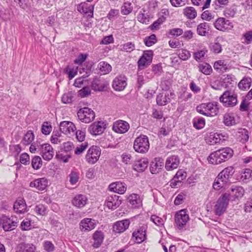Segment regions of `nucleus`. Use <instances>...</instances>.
<instances>
[{"label":"nucleus","mask_w":252,"mask_h":252,"mask_svg":"<svg viewBox=\"0 0 252 252\" xmlns=\"http://www.w3.org/2000/svg\"><path fill=\"white\" fill-rule=\"evenodd\" d=\"M156 100L158 105L160 106L165 105L170 101L169 94L167 92L159 94L157 95Z\"/></svg>","instance_id":"7c9ffc66"},{"label":"nucleus","mask_w":252,"mask_h":252,"mask_svg":"<svg viewBox=\"0 0 252 252\" xmlns=\"http://www.w3.org/2000/svg\"><path fill=\"white\" fill-rule=\"evenodd\" d=\"M77 116L80 121L86 124L91 122L95 118L94 112L88 107L80 108L77 112Z\"/></svg>","instance_id":"39448f33"},{"label":"nucleus","mask_w":252,"mask_h":252,"mask_svg":"<svg viewBox=\"0 0 252 252\" xmlns=\"http://www.w3.org/2000/svg\"><path fill=\"white\" fill-rule=\"evenodd\" d=\"M94 240L93 246L94 248H98L102 243L103 240V235L102 232L96 231L93 235Z\"/></svg>","instance_id":"2f4dec72"},{"label":"nucleus","mask_w":252,"mask_h":252,"mask_svg":"<svg viewBox=\"0 0 252 252\" xmlns=\"http://www.w3.org/2000/svg\"><path fill=\"white\" fill-rule=\"evenodd\" d=\"M233 28V24L229 20L221 18V31H228Z\"/></svg>","instance_id":"603ef678"},{"label":"nucleus","mask_w":252,"mask_h":252,"mask_svg":"<svg viewBox=\"0 0 252 252\" xmlns=\"http://www.w3.org/2000/svg\"><path fill=\"white\" fill-rule=\"evenodd\" d=\"M95 227V220L92 219L85 218L80 223V227L82 231H89L94 229Z\"/></svg>","instance_id":"a211bd4d"},{"label":"nucleus","mask_w":252,"mask_h":252,"mask_svg":"<svg viewBox=\"0 0 252 252\" xmlns=\"http://www.w3.org/2000/svg\"><path fill=\"white\" fill-rule=\"evenodd\" d=\"M227 189V192L229 193L231 198V200H234L236 198H241L244 194V189L242 187L231 185L230 183L225 185H221V189Z\"/></svg>","instance_id":"20e7f679"},{"label":"nucleus","mask_w":252,"mask_h":252,"mask_svg":"<svg viewBox=\"0 0 252 252\" xmlns=\"http://www.w3.org/2000/svg\"><path fill=\"white\" fill-rule=\"evenodd\" d=\"M88 199L85 195L78 194L76 195L72 199V204L77 208H81L85 206Z\"/></svg>","instance_id":"412c9836"},{"label":"nucleus","mask_w":252,"mask_h":252,"mask_svg":"<svg viewBox=\"0 0 252 252\" xmlns=\"http://www.w3.org/2000/svg\"><path fill=\"white\" fill-rule=\"evenodd\" d=\"M62 101L65 104L71 103L72 101V94L70 93L64 94L62 97Z\"/></svg>","instance_id":"0e129e2a"},{"label":"nucleus","mask_w":252,"mask_h":252,"mask_svg":"<svg viewBox=\"0 0 252 252\" xmlns=\"http://www.w3.org/2000/svg\"><path fill=\"white\" fill-rule=\"evenodd\" d=\"M104 129V123L99 121L91 125L88 128V131L92 135H98L102 134Z\"/></svg>","instance_id":"4468645a"},{"label":"nucleus","mask_w":252,"mask_h":252,"mask_svg":"<svg viewBox=\"0 0 252 252\" xmlns=\"http://www.w3.org/2000/svg\"><path fill=\"white\" fill-rule=\"evenodd\" d=\"M132 9L131 2H125L121 7V12L123 15H126L130 13Z\"/></svg>","instance_id":"a18cd8bd"},{"label":"nucleus","mask_w":252,"mask_h":252,"mask_svg":"<svg viewBox=\"0 0 252 252\" xmlns=\"http://www.w3.org/2000/svg\"><path fill=\"white\" fill-rule=\"evenodd\" d=\"M135 45L131 42H127L123 45L121 50L127 52H131L135 49Z\"/></svg>","instance_id":"6e6d98bb"},{"label":"nucleus","mask_w":252,"mask_h":252,"mask_svg":"<svg viewBox=\"0 0 252 252\" xmlns=\"http://www.w3.org/2000/svg\"><path fill=\"white\" fill-rule=\"evenodd\" d=\"M39 154L44 160L49 161L52 159L54 152L50 144L45 143L40 145Z\"/></svg>","instance_id":"1a4fd4ad"},{"label":"nucleus","mask_w":252,"mask_h":252,"mask_svg":"<svg viewBox=\"0 0 252 252\" xmlns=\"http://www.w3.org/2000/svg\"><path fill=\"white\" fill-rule=\"evenodd\" d=\"M132 237L135 238L137 243H141L146 238L145 230L143 228H140L133 232Z\"/></svg>","instance_id":"c85d7f7f"},{"label":"nucleus","mask_w":252,"mask_h":252,"mask_svg":"<svg viewBox=\"0 0 252 252\" xmlns=\"http://www.w3.org/2000/svg\"><path fill=\"white\" fill-rule=\"evenodd\" d=\"M86 133L84 130H78L76 132V138L79 142H83L85 140Z\"/></svg>","instance_id":"338daca9"},{"label":"nucleus","mask_w":252,"mask_h":252,"mask_svg":"<svg viewBox=\"0 0 252 252\" xmlns=\"http://www.w3.org/2000/svg\"><path fill=\"white\" fill-rule=\"evenodd\" d=\"M52 130V127L48 125V122H44L42 126L41 131L42 133L45 135L49 134Z\"/></svg>","instance_id":"680f3d73"},{"label":"nucleus","mask_w":252,"mask_h":252,"mask_svg":"<svg viewBox=\"0 0 252 252\" xmlns=\"http://www.w3.org/2000/svg\"><path fill=\"white\" fill-rule=\"evenodd\" d=\"M208 160L213 164L220 163V150H219L212 153L209 157Z\"/></svg>","instance_id":"72a5a7b5"},{"label":"nucleus","mask_w":252,"mask_h":252,"mask_svg":"<svg viewBox=\"0 0 252 252\" xmlns=\"http://www.w3.org/2000/svg\"><path fill=\"white\" fill-rule=\"evenodd\" d=\"M105 205L109 208L112 210L116 209L119 205V201L118 196L115 195L113 196H109L107 197Z\"/></svg>","instance_id":"393cba45"},{"label":"nucleus","mask_w":252,"mask_h":252,"mask_svg":"<svg viewBox=\"0 0 252 252\" xmlns=\"http://www.w3.org/2000/svg\"><path fill=\"white\" fill-rule=\"evenodd\" d=\"M199 71L205 75H209L212 69L211 66L208 63L200 64L198 66Z\"/></svg>","instance_id":"3c124183"},{"label":"nucleus","mask_w":252,"mask_h":252,"mask_svg":"<svg viewBox=\"0 0 252 252\" xmlns=\"http://www.w3.org/2000/svg\"><path fill=\"white\" fill-rule=\"evenodd\" d=\"M18 222L17 218L13 216L8 218L7 216H3L0 220V224H1L3 230L5 231L14 230L17 227Z\"/></svg>","instance_id":"423d86ee"},{"label":"nucleus","mask_w":252,"mask_h":252,"mask_svg":"<svg viewBox=\"0 0 252 252\" xmlns=\"http://www.w3.org/2000/svg\"><path fill=\"white\" fill-rule=\"evenodd\" d=\"M109 188L110 190L121 194H124L126 189L125 184L118 182L111 184Z\"/></svg>","instance_id":"aec40b11"},{"label":"nucleus","mask_w":252,"mask_h":252,"mask_svg":"<svg viewBox=\"0 0 252 252\" xmlns=\"http://www.w3.org/2000/svg\"><path fill=\"white\" fill-rule=\"evenodd\" d=\"M31 221L28 219H26L23 220L21 224V228L23 230H29L31 228Z\"/></svg>","instance_id":"052dcab7"},{"label":"nucleus","mask_w":252,"mask_h":252,"mask_svg":"<svg viewBox=\"0 0 252 252\" xmlns=\"http://www.w3.org/2000/svg\"><path fill=\"white\" fill-rule=\"evenodd\" d=\"M93 90L95 91H102L105 87L104 84L98 78H94L91 85Z\"/></svg>","instance_id":"4c0bfd02"},{"label":"nucleus","mask_w":252,"mask_h":252,"mask_svg":"<svg viewBox=\"0 0 252 252\" xmlns=\"http://www.w3.org/2000/svg\"><path fill=\"white\" fill-rule=\"evenodd\" d=\"M252 79L250 77H245L238 84V87L242 90L249 89L251 86Z\"/></svg>","instance_id":"ea45409f"},{"label":"nucleus","mask_w":252,"mask_h":252,"mask_svg":"<svg viewBox=\"0 0 252 252\" xmlns=\"http://www.w3.org/2000/svg\"><path fill=\"white\" fill-rule=\"evenodd\" d=\"M233 155V151L229 147L221 148V162L225 161L230 158Z\"/></svg>","instance_id":"58836bf2"},{"label":"nucleus","mask_w":252,"mask_h":252,"mask_svg":"<svg viewBox=\"0 0 252 252\" xmlns=\"http://www.w3.org/2000/svg\"><path fill=\"white\" fill-rule=\"evenodd\" d=\"M48 180L45 178H41L34 180L31 182L30 186L31 188H34L38 190H43L48 185Z\"/></svg>","instance_id":"dca6fc26"},{"label":"nucleus","mask_w":252,"mask_h":252,"mask_svg":"<svg viewBox=\"0 0 252 252\" xmlns=\"http://www.w3.org/2000/svg\"><path fill=\"white\" fill-rule=\"evenodd\" d=\"M234 172V169L232 166L227 167L221 171V182L223 183V186L228 184L227 182L224 180H228L230 178Z\"/></svg>","instance_id":"cd10ccee"},{"label":"nucleus","mask_w":252,"mask_h":252,"mask_svg":"<svg viewBox=\"0 0 252 252\" xmlns=\"http://www.w3.org/2000/svg\"><path fill=\"white\" fill-rule=\"evenodd\" d=\"M151 62H149L145 57L142 56L138 62V67L139 68H143L149 65Z\"/></svg>","instance_id":"4d7b16f0"},{"label":"nucleus","mask_w":252,"mask_h":252,"mask_svg":"<svg viewBox=\"0 0 252 252\" xmlns=\"http://www.w3.org/2000/svg\"><path fill=\"white\" fill-rule=\"evenodd\" d=\"M193 126L198 129L204 127L205 125V119L203 118H194L193 120Z\"/></svg>","instance_id":"49530a36"},{"label":"nucleus","mask_w":252,"mask_h":252,"mask_svg":"<svg viewBox=\"0 0 252 252\" xmlns=\"http://www.w3.org/2000/svg\"><path fill=\"white\" fill-rule=\"evenodd\" d=\"M98 68L102 74L109 73L112 70L111 66L106 62H100L97 66Z\"/></svg>","instance_id":"e433bc0d"},{"label":"nucleus","mask_w":252,"mask_h":252,"mask_svg":"<svg viewBox=\"0 0 252 252\" xmlns=\"http://www.w3.org/2000/svg\"><path fill=\"white\" fill-rule=\"evenodd\" d=\"M237 97L233 90H224L223 94H221V102L225 107H233L237 103Z\"/></svg>","instance_id":"7ed1b4c3"},{"label":"nucleus","mask_w":252,"mask_h":252,"mask_svg":"<svg viewBox=\"0 0 252 252\" xmlns=\"http://www.w3.org/2000/svg\"><path fill=\"white\" fill-rule=\"evenodd\" d=\"M156 36L155 34H152L150 36L146 37L144 39V43L148 47H150L156 42Z\"/></svg>","instance_id":"5fc2aeb1"},{"label":"nucleus","mask_w":252,"mask_h":252,"mask_svg":"<svg viewBox=\"0 0 252 252\" xmlns=\"http://www.w3.org/2000/svg\"><path fill=\"white\" fill-rule=\"evenodd\" d=\"M189 220V216L186 210H181L175 216V223L179 229H183Z\"/></svg>","instance_id":"6e6552de"},{"label":"nucleus","mask_w":252,"mask_h":252,"mask_svg":"<svg viewBox=\"0 0 252 252\" xmlns=\"http://www.w3.org/2000/svg\"><path fill=\"white\" fill-rule=\"evenodd\" d=\"M220 39L219 37H217L214 44L212 46V49L215 53H219L220 52Z\"/></svg>","instance_id":"e2e57ef3"},{"label":"nucleus","mask_w":252,"mask_h":252,"mask_svg":"<svg viewBox=\"0 0 252 252\" xmlns=\"http://www.w3.org/2000/svg\"><path fill=\"white\" fill-rule=\"evenodd\" d=\"M151 220L158 226L163 225L164 221L163 219L156 215H152L151 217Z\"/></svg>","instance_id":"13d9d810"},{"label":"nucleus","mask_w":252,"mask_h":252,"mask_svg":"<svg viewBox=\"0 0 252 252\" xmlns=\"http://www.w3.org/2000/svg\"><path fill=\"white\" fill-rule=\"evenodd\" d=\"M223 123L227 126H231L236 124L233 116L229 114H225L223 116Z\"/></svg>","instance_id":"37998d69"},{"label":"nucleus","mask_w":252,"mask_h":252,"mask_svg":"<svg viewBox=\"0 0 252 252\" xmlns=\"http://www.w3.org/2000/svg\"><path fill=\"white\" fill-rule=\"evenodd\" d=\"M150 144L148 137L141 135L137 137L134 142L133 148L135 151L139 153H146L149 149Z\"/></svg>","instance_id":"f03ea898"},{"label":"nucleus","mask_w":252,"mask_h":252,"mask_svg":"<svg viewBox=\"0 0 252 252\" xmlns=\"http://www.w3.org/2000/svg\"><path fill=\"white\" fill-rule=\"evenodd\" d=\"M94 6H88V4L86 2L81 3L77 7V10L80 13H90L91 14V17H93Z\"/></svg>","instance_id":"c756f323"},{"label":"nucleus","mask_w":252,"mask_h":252,"mask_svg":"<svg viewBox=\"0 0 252 252\" xmlns=\"http://www.w3.org/2000/svg\"><path fill=\"white\" fill-rule=\"evenodd\" d=\"M184 15L189 19L192 20L196 18L197 12L194 7L188 6L183 9Z\"/></svg>","instance_id":"f704fd0d"},{"label":"nucleus","mask_w":252,"mask_h":252,"mask_svg":"<svg viewBox=\"0 0 252 252\" xmlns=\"http://www.w3.org/2000/svg\"><path fill=\"white\" fill-rule=\"evenodd\" d=\"M44 250L47 252H53L55 250V246L52 242L45 241L43 243Z\"/></svg>","instance_id":"864d4df0"},{"label":"nucleus","mask_w":252,"mask_h":252,"mask_svg":"<svg viewBox=\"0 0 252 252\" xmlns=\"http://www.w3.org/2000/svg\"><path fill=\"white\" fill-rule=\"evenodd\" d=\"M32 165L34 169H39L42 165V161L39 156H35L32 159Z\"/></svg>","instance_id":"79ce46f5"},{"label":"nucleus","mask_w":252,"mask_h":252,"mask_svg":"<svg viewBox=\"0 0 252 252\" xmlns=\"http://www.w3.org/2000/svg\"><path fill=\"white\" fill-rule=\"evenodd\" d=\"M230 200H231V198L229 193L227 192L221 196V213L227 208Z\"/></svg>","instance_id":"a19ab883"},{"label":"nucleus","mask_w":252,"mask_h":252,"mask_svg":"<svg viewBox=\"0 0 252 252\" xmlns=\"http://www.w3.org/2000/svg\"><path fill=\"white\" fill-rule=\"evenodd\" d=\"M190 56L189 52L187 50H182L179 54V57L183 61L188 60Z\"/></svg>","instance_id":"69168bd1"},{"label":"nucleus","mask_w":252,"mask_h":252,"mask_svg":"<svg viewBox=\"0 0 252 252\" xmlns=\"http://www.w3.org/2000/svg\"><path fill=\"white\" fill-rule=\"evenodd\" d=\"M234 76L232 75L223 74L221 76V91L223 89L233 90L236 84Z\"/></svg>","instance_id":"9d476101"},{"label":"nucleus","mask_w":252,"mask_h":252,"mask_svg":"<svg viewBox=\"0 0 252 252\" xmlns=\"http://www.w3.org/2000/svg\"><path fill=\"white\" fill-rule=\"evenodd\" d=\"M60 130L65 134L74 132L76 129V127L72 122L70 121H63L60 123Z\"/></svg>","instance_id":"6ab92c4d"},{"label":"nucleus","mask_w":252,"mask_h":252,"mask_svg":"<svg viewBox=\"0 0 252 252\" xmlns=\"http://www.w3.org/2000/svg\"><path fill=\"white\" fill-rule=\"evenodd\" d=\"M238 141L242 143H245L248 141L249 138L248 131L245 128H239L236 134Z\"/></svg>","instance_id":"bb28decb"},{"label":"nucleus","mask_w":252,"mask_h":252,"mask_svg":"<svg viewBox=\"0 0 252 252\" xmlns=\"http://www.w3.org/2000/svg\"><path fill=\"white\" fill-rule=\"evenodd\" d=\"M126 78L125 76L119 75L113 81L112 87L116 91H122L126 86Z\"/></svg>","instance_id":"f8f14e48"},{"label":"nucleus","mask_w":252,"mask_h":252,"mask_svg":"<svg viewBox=\"0 0 252 252\" xmlns=\"http://www.w3.org/2000/svg\"><path fill=\"white\" fill-rule=\"evenodd\" d=\"M164 165V160L160 158H155L150 165V171L152 174L158 173Z\"/></svg>","instance_id":"f3484780"},{"label":"nucleus","mask_w":252,"mask_h":252,"mask_svg":"<svg viewBox=\"0 0 252 252\" xmlns=\"http://www.w3.org/2000/svg\"><path fill=\"white\" fill-rule=\"evenodd\" d=\"M244 209L246 212H252V196L245 203Z\"/></svg>","instance_id":"774afa93"},{"label":"nucleus","mask_w":252,"mask_h":252,"mask_svg":"<svg viewBox=\"0 0 252 252\" xmlns=\"http://www.w3.org/2000/svg\"><path fill=\"white\" fill-rule=\"evenodd\" d=\"M205 140L210 145L219 143L220 140V134L217 133L211 132L206 137Z\"/></svg>","instance_id":"473e14b6"},{"label":"nucleus","mask_w":252,"mask_h":252,"mask_svg":"<svg viewBox=\"0 0 252 252\" xmlns=\"http://www.w3.org/2000/svg\"><path fill=\"white\" fill-rule=\"evenodd\" d=\"M34 211L37 215L44 216L47 213V208L43 204H38L34 207Z\"/></svg>","instance_id":"09e8293b"},{"label":"nucleus","mask_w":252,"mask_h":252,"mask_svg":"<svg viewBox=\"0 0 252 252\" xmlns=\"http://www.w3.org/2000/svg\"><path fill=\"white\" fill-rule=\"evenodd\" d=\"M101 150L98 147L93 146L87 151L86 160L89 164L95 163L99 159Z\"/></svg>","instance_id":"0eeeda50"},{"label":"nucleus","mask_w":252,"mask_h":252,"mask_svg":"<svg viewBox=\"0 0 252 252\" xmlns=\"http://www.w3.org/2000/svg\"><path fill=\"white\" fill-rule=\"evenodd\" d=\"M34 139V135L32 131H28L23 138V143L24 145H29Z\"/></svg>","instance_id":"de8ad7c7"},{"label":"nucleus","mask_w":252,"mask_h":252,"mask_svg":"<svg viewBox=\"0 0 252 252\" xmlns=\"http://www.w3.org/2000/svg\"><path fill=\"white\" fill-rule=\"evenodd\" d=\"M252 179V170L250 169H246L245 171L242 173L240 177V180L244 183H247L248 180Z\"/></svg>","instance_id":"c03bdc74"},{"label":"nucleus","mask_w":252,"mask_h":252,"mask_svg":"<svg viewBox=\"0 0 252 252\" xmlns=\"http://www.w3.org/2000/svg\"><path fill=\"white\" fill-rule=\"evenodd\" d=\"M91 94V90L89 87H84L78 92V95L81 97H85Z\"/></svg>","instance_id":"bf43d9fd"},{"label":"nucleus","mask_w":252,"mask_h":252,"mask_svg":"<svg viewBox=\"0 0 252 252\" xmlns=\"http://www.w3.org/2000/svg\"><path fill=\"white\" fill-rule=\"evenodd\" d=\"M180 163V160L178 156H171L169 157L165 162V168L168 171H171L177 168Z\"/></svg>","instance_id":"2eb2a0df"},{"label":"nucleus","mask_w":252,"mask_h":252,"mask_svg":"<svg viewBox=\"0 0 252 252\" xmlns=\"http://www.w3.org/2000/svg\"><path fill=\"white\" fill-rule=\"evenodd\" d=\"M128 200L132 208H138L142 205V200L138 194H131L128 197Z\"/></svg>","instance_id":"a878e982"},{"label":"nucleus","mask_w":252,"mask_h":252,"mask_svg":"<svg viewBox=\"0 0 252 252\" xmlns=\"http://www.w3.org/2000/svg\"><path fill=\"white\" fill-rule=\"evenodd\" d=\"M35 251L36 247L33 244L21 243L17 246L16 252H35Z\"/></svg>","instance_id":"4be33fe9"},{"label":"nucleus","mask_w":252,"mask_h":252,"mask_svg":"<svg viewBox=\"0 0 252 252\" xmlns=\"http://www.w3.org/2000/svg\"><path fill=\"white\" fill-rule=\"evenodd\" d=\"M129 224L130 221L128 219L117 221L113 225V230L115 233H123L128 228Z\"/></svg>","instance_id":"ddd939ff"},{"label":"nucleus","mask_w":252,"mask_h":252,"mask_svg":"<svg viewBox=\"0 0 252 252\" xmlns=\"http://www.w3.org/2000/svg\"><path fill=\"white\" fill-rule=\"evenodd\" d=\"M71 157L70 153H67L61 149L58 153H57L56 158L58 159L63 161L64 162H68L69 159Z\"/></svg>","instance_id":"c9c22d12"},{"label":"nucleus","mask_w":252,"mask_h":252,"mask_svg":"<svg viewBox=\"0 0 252 252\" xmlns=\"http://www.w3.org/2000/svg\"><path fill=\"white\" fill-rule=\"evenodd\" d=\"M148 164L149 161L147 158H141L135 162L133 169L138 172H143L147 168Z\"/></svg>","instance_id":"5701e85b"},{"label":"nucleus","mask_w":252,"mask_h":252,"mask_svg":"<svg viewBox=\"0 0 252 252\" xmlns=\"http://www.w3.org/2000/svg\"><path fill=\"white\" fill-rule=\"evenodd\" d=\"M208 25L206 23H202L198 25L197 28V32L198 34L204 36L207 33V28Z\"/></svg>","instance_id":"8fccbe9b"},{"label":"nucleus","mask_w":252,"mask_h":252,"mask_svg":"<svg viewBox=\"0 0 252 252\" xmlns=\"http://www.w3.org/2000/svg\"><path fill=\"white\" fill-rule=\"evenodd\" d=\"M129 125L126 121L118 120L113 123L112 129L118 133H125L129 129Z\"/></svg>","instance_id":"9b49d317"},{"label":"nucleus","mask_w":252,"mask_h":252,"mask_svg":"<svg viewBox=\"0 0 252 252\" xmlns=\"http://www.w3.org/2000/svg\"><path fill=\"white\" fill-rule=\"evenodd\" d=\"M16 213L23 214L26 211L27 205L23 198H18L15 202L13 206Z\"/></svg>","instance_id":"b1692460"},{"label":"nucleus","mask_w":252,"mask_h":252,"mask_svg":"<svg viewBox=\"0 0 252 252\" xmlns=\"http://www.w3.org/2000/svg\"><path fill=\"white\" fill-rule=\"evenodd\" d=\"M219 107L216 102L202 103L196 107V111L200 114L209 117H213L218 113Z\"/></svg>","instance_id":"f257e3e1"}]
</instances>
